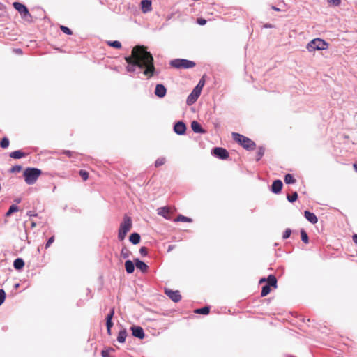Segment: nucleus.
Returning <instances> with one entry per match:
<instances>
[{"label": "nucleus", "instance_id": "473e14b6", "mask_svg": "<svg viewBox=\"0 0 357 357\" xmlns=\"http://www.w3.org/2000/svg\"><path fill=\"white\" fill-rule=\"evenodd\" d=\"M19 208L16 205L13 204L10 206L8 211H7L6 215L10 216L13 213L18 211Z\"/></svg>", "mask_w": 357, "mask_h": 357}, {"label": "nucleus", "instance_id": "4be33fe9", "mask_svg": "<svg viewBox=\"0 0 357 357\" xmlns=\"http://www.w3.org/2000/svg\"><path fill=\"white\" fill-rule=\"evenodd\" d=\"M125 268L128 273H132L135 271L134 263L130 260H127L125 262Z\"/></svg>", "mask_w": 357, "mask_h": 357}, {"label": "nucleus", "instance_id": "bf43d9fd", "mask_svg": "<svg viewBox=\"0 0 357 357\" xmlns=\"http://www.w3.org/2000/svg\"><path fill=\"white\" fill-rule=\"evenodd\" d=\"M264 281H265V279H264H264H261V280H260V283H261V282H264Z\"/></svg>", "mask_w": 357, "mask_h": 357}, {"label": "nucleus", "instance_id": "603ef678", "mask_svg": "<svg viewBox=\"0 0 357 357\" xmlns=\"http://www.w3.org/2000/svg\"><path fill=\"white\" fill-rule=\"evenodd\" d=\"M27 215L29 217H32V216H36L37 214H36L33 211H30L27 212Z\"/></svg>", "mask_w": 357, "mask_h": 357}, {"label": "nucleus", "instance_id": "09e8293b", "mask_svg": "<svg viewBox=\"0 0 357 357\" xmlns=\"http://www.w3.org/2000/svg\"><path fill=\"white\" fill-rule=\"evenodd\" d=\"M61 153L66 155L69 158L73 157L75 154L74 152L70 151H63Z\"/></svg>", "mask_w": 357, "mask_h": 357}, {"label": "nucleus", "instance_id": "8fccbe9b", "mask_svg": "<svg viewBox=\"0 0 357 357\" xmlns=\"http://www.w3.org/2000/svg\"><path fill=\"white\" fill-rule=\"evenodd\" d=\"M197 23L200 25H204L206 23V20L203 18H198L197 19Z\"/></svg>", "mask_w": 357, "mask_h": 357}, {"label": "nucleus", "instance_id": "aec40b11", "mask_svg": "<svg viewBox=\"0 0 357 357\" xmlns=\"http://www.w3.org/2000/svg\"><path fill=\"white\" fill-rule=\"evenodd\" d=\"M134 261H135L136 267L138 269L141 270L143 273H146L148 271L149 266L144 262L142 261L141 260H139L137 258L135 259Z\"/></svg>", "mask_w": 357, "mask_h": 357}, {"label": "nucleus", "instance_id": "052dcab7", "mask_svg": "<svg viewBox=\"0 0 357 357\" xmlns=\"http://www.w3.org/2000/svg\"><path fill=\"white\" fill-rule=\"evenodd\" d=\"M17 51V52H20L21 53V50L20 49H18Z\"/></svg>", "mask_w": 357, "mask_h": 357}, {"label": "nucleus", "instance_id": "423d86ee", "mask_svg": "<svg viewBox=\"0 0 357 357\" xmlns=\"http://www.w3.org/2000/svg\"><path fill=\"white\" fill-rule=\"evenodd\" d=\"M171 66L175 68H194L196 63L194 61L187 59H176L171 61Z\"/></svg>", "mask_w": 357, "mask_h": 357}, {"label": "nucleus", "instance_id": "f3484780", "mask_svg": "<svg viewBox=\"0 0 357 357\" xmlns=\"http://www.w3.org/2000/svg\"><path fill=\"white\" fill-rule=\"evenodd\" d=\"M191 128L195 133H205L206 131L204 130L200 123L197 121H193L191 123Z\"/></svg>", "mask_w": 357, "mask_h": 357}, {"label": "nucleus", "instance_id": "58836bf2", "mask_svg": "<svg viewBox=\"0 0 357 357\" xmlns=\"http://www.w3.org/2000/svg\"><path fill=\"white\" fill-rule=\"evenodd\" d=\"M79 174L84 181H86L89 178V172L86 170L81 169Z\"/></svg>", "mask_w": 357, "mask_h": 357}, {"label": "nucleus", "instance_id": "37998d69", "mask_svg": "<svg viewBox=\"0 0 357 357\" xmlns=\"http://www.w3.org/2000/svg\"><path fill=\"white\" fill-rule=\"evenodd\" d=\"M6 292L3 289H0V305L5 301Z\"/></svg>", "mask_w": 357, "mask_h": 357}, {"label": "nucleus", "instance_id": "bb28decb", "mask_svg": "<svg viewBox=\"0 0 357 357\" xmlns=\"http://www.w3.org/2000/svg\"><path fill=\"white\" fill-rule=\"evenodd\" d=\"M174 222H192V220L190 218L184 216L183 215H178L174 220Z\"/></svg>", "mask_w": 357, "mask_h": 357}, {"label": "nucleus", "instance_id": "c756f323", "mask_svg": "<svg viewBox=\"0 0 357 357\" xmlns=\"http://www.w3.org/2000/svg\"><path fill=\"white\" fill-rule=\"evenodd\" d=\"M107 44L110 47H114L116 49H121L122 47L121 43L118 40L107 41Z\"/></svg>", "mask_w": 357, "mask_h": 357}, {"label": "nucleus", "instance_id": "79ce46f5", "mask_svg": "<svg viewBox=\"0 0 357 357\" xmlns=\"http://www.w3.org/2000/svg\"><path fill=\"white\" fill-rule=\"evenodd\" d=\"M22 169V167L21 165H15L10 169V172L12 173H17L21 172Z\"/></svg>", "mask_w": 357, "mask_h": 357}, {"label": "nucleus", "instance_id": "f704fd0d", "mask_svg": "<svg viewBox=\"0 0 357 357\" xmlns=\"http://www.w3.org/2000/svg\"><path fill=\"white\" fill-rule=\"evenodd\" d=\"M130 252L129 251V250L126 248V247H123L122 249H121V256L126 259V258H128L129 256H130Z\"/></svg>", "mask_w": 357, "mask_h": 357}, {"label": "nucleus", "instance_id": "20e7f679", "mask_svg": "<svg viewBox=\"0 0 357 357\" xmlns=\"http://www.w3.org/2000/svg\"><path fill=\"white\" fill-rule=\"evenodd\" d=\"M232 135L234 139L238 142L244 149L249 151H252L255 149L256 144L250 138L235 132H234Z\"/></svg>", "mask_w": 357, "mask_h": 357}, {"label": "nucleus", "instance_id": "cd10ccee", "mask_svg": "<svg viewBox=\"0 0 357 357\" xmlns=\"http://www.w3.org/2000/svg\"><path fill=\"white\" fill-rule=\"evenodd\" d=\"M284 182L287 184H294L296 183V178L293 176V175L287 174L284 176Z\"/></svg>", "mask_w": 357, "mask_h": 357}, {"label": "nucleus", "instance_id": "4d7b16f0", "mask_svg": "<svg viewBox=\"0 0 357 357\" xmlns=\"http://www.w3.org/2000/svg\"><path fill=\"white\" fill-rule=\"evenodd\" d=\"M353 166L354 169L357 172V163H354Z\"/></svg>", "mask_w": 357, "mask_h": 357}, {"label": "nucleus", "instance_id": "e433bc0d", "mask_svg": "<svg viewBox=\"0 0 357 357\" xmlns=\"http://www.w3.org/2000/svg\"><path fill=\"white\" fill-rule=\"evenodd\" d=\"M264 154V149L263 147H259L257 152L256 160H259Z\"/></svg>", "mask_w": 357, "mask_h": 357}, {"label": "nucleus", "instance_id": "a19ab883", "mask_svg": "<svg viewBox=\"0 0 357 357\" xmlns=\"http://www.w3.org/2000/svg\"><path fill=\"white\" fill-rule=\"evenodd\" d=\"M61 30L67 35H71L73 33L72 31L67 26L61 25L60 26Z\"/></svg>", "mask_w": 357, "mask_h": 357}, {"label": "nucleus", "instance_id": "6e6d98bb", "mask_svg": "<svg viewBox=\"0 0 357 357\" xmlns=\"http://www.w3.org/2000/svg\"><path fill=\"white\" fill-rule=\"evenodd\" d=\"M174 245H169L168 247V252L171 251L172 250H173L174 248Z\"/></svg>", "mask_w": 357, "mask_h": 357}, {"label": "nucleus", "instance_id": "a18cd8bd", "mask_svg": "<svg viewBox=\"0 0 357 357\" xmlns=\"http://www.w3.org/2000/svg\"><path fill=\"white\" fill-rule=\"evenodd\" d=\"M291 234V230L290 229H287L283 234L282 238L284 239H287L290 236Z\"/></svg>", "mask_w": 357, "mask_h": 357}, {"label": "nucleus", "instance_id": "f8f14e48", "mask_svg": "<svg viewBox=\"0 0 357 357\" xmlns=\"http://www.w3.org/2000/svg\"><path fill=\"white\" fill-rule=\"evenodd\" d=\"M114 314V308H112L109 313L106 317V326L107 331L109 335H111V328L113 326V322L112 321Z\"/></svg>", "mask_w": 357, "mask_h": 357}, {"label": "nucleus", "instance_id": "6e6552de", "mask_svg": "<svg viewBox=\"0 0 357 357\" xmlns=\"http://www.w3.org/2000/svg\"><path fill=\"white\" fill-rule=\"evenodd\" d=\"M13 6L21 14L22 17L26 18V17H31L28 8L24 4L19 2H14Z\"/></svg>", "mask_w": 357, "mask_h": 357}, {"label": "nucleus", "instance_id": "5701e85b", "mask_svg": "<svg viewBox=\"0 0 357 357\" xmlns=\"http://www.w3.org/2000/svg\"><path fill=\"white\" fill-rule=\"evenodd\" d=\"M127 337V332L126 329L121 330L119 332L118 336H117V341L120 343L125 342L126 338Z\"/></svg>", "mask_w": 357, "mask_h": 357}, {"label": "nucleus", "instance_id": "393cba45", "mask_svg": "<svg viewBox=\"0 0 357 357\" xmlns=\"http://www.w3.org/2000/svg\"><path fill=\"white\" fill-rule=\"evenodd\" d=\"M13 266L17 270H20L24 266V262L22 259L17 258L14 261Z\"/></svg>", "mask_w": 357, "mask_h": 357}, {"label": "nucleus", "instance_id": "5fc2aeb1", "mask_svg": "<svg viewBox=\"0 0 357 357\" xmlns=\"http://www.w3.org/2000/svg\"><path fill=\"white\" fill-rule=\"evenodd\" d=\"M271 8L273 10H275V11H280V10L278 8L275 7V6H272Z\"/></svg>", "mask_w": 357, "mask_h": 357}, {"label": "nucleus", "instance_id": "3c124183", "mask_svg": "<svg viewBox=\"0 0 357 357\" xmlns=\"http://www.w3.org/2000/svg\"><path fill=\"white\" fill-rule=\"evenodd\" d=\"M328 1L329 3H333V5H334V6H338V5H340V3L341 2L340 0H328Z\"/></svg>", "mask_w": 357, "mask_h": 357}, {"label": "nucleus", "instance_id": "680f3d73", "mask_svg": "<svg viewBox=\"0 0 357 357\" xmlns=\"http://www.w3.org/2000/svg\"><path fill=\"white\" fill-rule=\"evenodd\" d=\"M18 286H19V284H17L15 285V287L17 288V287H18Z\"/></svg>", "mask_w": 357, "mask_h": 357}, {"label": "nucleus", "instance_id": "f257e3e1", "mask_svg": "<svg viewBox=\"0 0 357 357\" xmlns=\"http://www.w3.org/2000/svg\"><path fill=\"white\" fill-rule=\"evenodd\" d=\"M125 60L128 64L126 67L128 72H134L135 67L137 66L144 69L143 74L149 79L155 74V68L153 55L147 51V47L144 45L135 46L132 50L131 54L126 56Z\"/></svg>", "mask_w": 357, "mask_h": 357}, {"label": "nucleus", "instance_id": "ddd939ff", "mask_svg": "<svg viewBox=\"0 0 357 357\" xmlns=\"http://www.w3.org/2000/svg\"><path fill=\"white\" fill-rule=\"evenodd\" d=\"M174 132L178 135H183L186 130L185 124L182 121H178L174 127Z\"/></svg>", "mask_w": 357, "mask_h": 357}, {"label": "nucleus", "instance_id": "a878e982", "mask_svg": "<svg viewBox=\"0 0 357 357\" xmlns=\"http://www.w3.org/2000/svg\"><path fill=\"white\" fill-rule=\"evenodd\" d=\"M129 239L132 243L136 245L138 244L140 241V236L137 233H133L130 236Z\"/></svg>", "mask_w": 357, "mask_h": 357}, {"label": "nucleus", "instance_id": "c85d7f7f", "mask_svg": "<svg viewBox=\"0 0 357 357\" xmlns=\"http://www.w3.org/2000/svg\"><path fill=\"white\" fill-rule=\"evenodd\" d=\"M210 312V307L208 306H205L202 308H199L195 310V312L197 314H208Z\"/></svg>", "mask_w": 357, "mask_h": 357}, {"label": "nucleus", "instance_id": "2f4dec72", "mask_svg": "<svg viewBox=\"0 0 357 357\" xmlns=\"http://www.w3.org/2000/svg\"><path fill=\"white\" fill-rule=\"evenodd\" d=\"M166 162V159L164 157H161L158 158L155 162V167H159L163 165Z\"/></svg>", "mask_w": 357, "mask_h": 357}, {"label": "nucleus", "instance_id": "13d9d810", "mask_svg": "<svg viewBox=\"0 0 357 357\" xmlns=\"http://www.w3.org/2000/svg\"><path fill=\"white\" fill-rule=\"evenodd\" d=\"M36 224L34 222H33L31 223V227H36Z\"/></svg>", "mask_w": 357, "mask_h": 357}, {"label": "nucleus", "instance_id": "1a4fd4ad", "mask_svg": "<svg viewBox=\"0 0 357 357\" xmlns=\"http://www.w3.org/2000/svg\"><path fill=\"white\" fill-rule=\"evenodd\" d=\"M213 153L218 157L220 159L225 160L229 158V153L228 151L222 147H216L213 149Z\"/></svg>", "mask_w": 357, "mask_h": 357}, {"label": "nucleus", "instance_id": "4468645a", "mask_svg": "<svg viewBox=\"0 0 357 357\" xmlns=\"http://www.w3.org/2000/svg\"><path fill=\"white\" fill-rule=\"evenodd\" d=\"M132 335L138 337L139 339H143L144 337V330L140 326H132L131 328Z\"/></svg>", "mask_w": 357, "mask_h": 357}, {"label": "nucleus", "instance_id": "de8ad7c7", "mask_svg": "<svg viewBox=\"0 0 357 357\" xmlns=\"http://www.w3.org/2000/svg\"><path fill=\"white\" fill-rule=\"evenodd\" d=\"M54 241V236L50 237L45 244V248L47 249Z\"/></svg>", "mask_w": 357, "mask_h": 357}, {"label": "nucleus", "instance_id": "9b49d317", "mask_svg": "<svg viewBox=\"0 0 357 357\" xmlns=\"http://www.w3.org/2000/svg\"><path fill=\"white\" fill-rule=\"evenodd\" d=\"M165 292L174 302H178L181 299V296L178 291L166 289Z\"/></svg>", "mask_w": 357, "mask_h": 357}, {"label": "nucleus", "instance_id": "f03ea898", "mask_svg": "<svg viewBox=\"0 0 357 357\" xmlns=\"http://www.w3.org/2000/svg\"><path fill=\"white\" fill-rule=\"evenodd\" d=\"M132 227V222L131 218L125 215L123 218V221L120 224V227L118 231V238L122 241L125 239L126 234L130 231Z\"/></svg>", "mask_w": 357, "mask_h": 357}, {"label": "nucleus", "instance_id": "c03bdc74", "mask_svg": "<svg viewBox=\"0 0 357 357\" xmlns=\"http://www.w3.org/2000/svg\"><path fill=\"white\" fill-rule=\"evenodd\" d=\"M204 85V79H201L199 82L198 84L196 86V87L195 89H199V91L201 92Z\"/></svg>", "mask_w": 357, "mask_h": 357}, {"label": "nucleus", "instance_id": "2eb2a0df", "mask_svg": "<svg viewBox=\"0 0 357 357\" xmlns=\"http://www.w3.org/2000/svg\"><path fill=\"white\" fill-rule=\"evenodd\" d=\"M282 182L278 179L273 181L271 185V190L273 192L278 194L281 192L282 188Z\"/></svg>", "mask_w": 357, "mask_h": 357}, {"label": "nucleus", "instance_id": "72a5a7b5", "mask_svg": "<svg viewBox=\"0 0 357 357\" xmlns=\"http://www.w3.org/2000/svg\"><path fill=\"white\" fill-rule=\"evenodd\" d=\"M301 240L305 243H309L308 236H307L306 231L304 229H301Z\"/></svg>", "mask_w": 357, "mask_h": 357}, {"label": "nucleus", "instance_id": "4c0bfd02", "mask_svg": "<svg viewBox=\"0 0 357 357\" xmlns=\"http://www.w3.org/2000/svg\"><path fill=\"white\" fill-rule=\"evenodd\" d=\"M114 349L113 348H108V349H103L102 351H101V355L102 357H109V354L110 352L112 351H114Z\"/></svg>", "mask_w": 357, "mask_h": 357}, {"label": "nucleus", "instance_id": "6ab92c4d", "mask_svg": "<svg viewBox=\"0 0 357 357\" xmlns=\"http://www.w3.org/2000/svg\"><path fill=\"white\" fill-rule=\"evenodd\" d=\"M305 218L311 223L316 224L318 222V218L316 215L308 211H305L304 213Z\"/></svg>", "mask_w": 357, "mask_h": 357}, {"label": "nucleus", "instance_id": "7c9ffc66", "mask_svg": "<svg viewBox=\"0 0 357 357\" xmlns=\"http://www.w3.org/2000/svg\"><path fill=\"white\" fill-rule=\"evenodd\" d=\"M271 292V287L269 285H265L262 287L261 296L262 297L267 296Z\"/></svg>", "mask_w": 357, "mask_h": 357}, {"label": "nucleus", "instance_id": "b1692460", "mask_svg": "<svg viewBox=\"0 0 357 357\" xmlns=\"http://www.w3.org/2000/svg\"><path fill=\"white\" fill-rule=\"evenodd\" d=\"M267 284L269 287H277V279L273 275H270L267 278Z\"/></svg>", "mask_w": 357, "mask_h": 357}, {"label": "nucleus", "instance_id": "39448f33", "mask_svg": "<svg viewBox=\"0 0 357 357\" xmlns=\"http://www.w3.org/2000/svg\"><path fill=\"white\" fill-rule=\"evenodd\" d=\"M328 44L321 38H314L307 45L309 52L315 50H324L328 48Z\"/></svg>", "mask_w": 357, "mask_h": 357}, {"label": "nucleus", "instance_id": "a211bd4d", "mask_svg": "<svg viewBox=\"0 0 357 357\" xmlns=\"http://www.w3.org/2000/svg\"><path fill=\"white\" fill-rule=\"evenodd\" d=\"M142 10L144 13L151 10V1L150 0H142L141 1Z\"/></svg>", "mask_w": 357, "mask_h": 357}, {"label": "nucleus", "instance_id": "864d4df0", "mask_svg": "<svg viewBox=\"0 0 357 357\" xmlns=\"http://www.w3.org/2000/svg\"><path fill=\"white\" fill-rule=\"evenodd\" d=\"M353 241L357 245V234H354L352 236Z\"/></svg>", "mask_w": 357, "mask_h": 357}, {"label": "nucleus", "instance_id": "7ed1b4c3", "mask_svg": "<svg viewBox=\"0 0 357 357\" xmlns=\"http://www.w3.org/2000/svg\"><path fill=\"white\" fill-rule=\"evenodd\" d=\"M42 174V171L37 168L28 167L23 173L24 181L28 185L34 184L38 177Z\"/></svg>", "mask_w": 357, "mask_h": 357}, {"label": "nucleus", "instance_id": "0eeeda50", "mask_svg": "<svg viewBox=\"0 0 357 357\" xmlns=\"http://www.w3.org/2000/svg\"><path fill=\"white\" fill-rule=\"evenodd\" d=\"M175 211V208L164 206L158 208L157 209V213L159 215L162 216L165 219L169 220L171 218L170 214L174 213Z\"/></svg>", "mask_w": 357, "mask_h": 357}, {"label": "nucleus", "instance_id": "412c9836", "mask_svg": "<svg viewBox=\"0 0 357 357\" xmlns=\"http://www.w3.org/2000/svg\"><path fill=\"white\" fill-rule=\"evenodd\" d=\"M26 156V153L20 150L13 151L10 153V157L14 159H20Z\"/></svg>", "mask_w": 357, "mask_h": 357}, {"label": "nucleus", "instance_id": "ea45409f", "mask_svg": "<svg viewBox=\"0 0 357 357\" xmlns=\"http://www.w3.org/2000/svg\"><path fill=\"white\" fill-rule=\"evenodd\" d=\"M298 198V194L296 192H294L291 195H287V199L290 202H295Z\"/></svg>", "mask_w": 357, "mask_h": 357}, {"label": "nucleus", "instance_id": "9d476101", "mask_svg": "<svg viewBox=\"0 0 357 357\" xmlns=\"http://www.w3.org/2000/svg\"><path fill=\"white\" fill-rule=\"evenodd\" d=\"M201 94V92L199 91V89H194L193 91H192V93L188 96V98H187V104L188 105H190L193 103H195L197 98H199V96H200Z\"/></svg>", "mask_w": 357, "mask_h": 357}, {"label": "nucleus", "instance_id": "dca6fc26", "mask_svg": "<svg viewBox=\"0 0 357 357\" xmlns=\"http://www.w3.org/2000/svg\"><path fill=\"white\" fill-rule=\"evenodd\" d=\"M166 88L162 84H157L155 89V94L159 98H163L166 95Z\"/></svg>", "mask_w": 357, "mask_h": 357}, {"label": "nucleus", "instance_id": "49530a36", "mask_svg": "<svg viewBox=\"0 0 357 357\" xmlns=\"http://www.w3.org/2000/svg\"><path fill=\"white\" fill-rule=\"evenodd\" d=\"M139 252L142 256H146L148 254V250L146 247H142L139 249Z\"/></svg>", "mask_w": 357, "mask_h": 357}, {"label": "nucleus", "instance_id": "c9c22d12", "mask_svg": "<svg viewBox=\"0 0 357 357\" xmlns=\"http://www.w3.org/2000/svg\"><path fill=\"white\" fill-rule=\"evenodd\" d=\"M9 144V139L7 137H3L0 142V146L3 149H6L8 147Z\"/></svg>", "mask_w": 357, "mask_h": 357}]
</instances>
